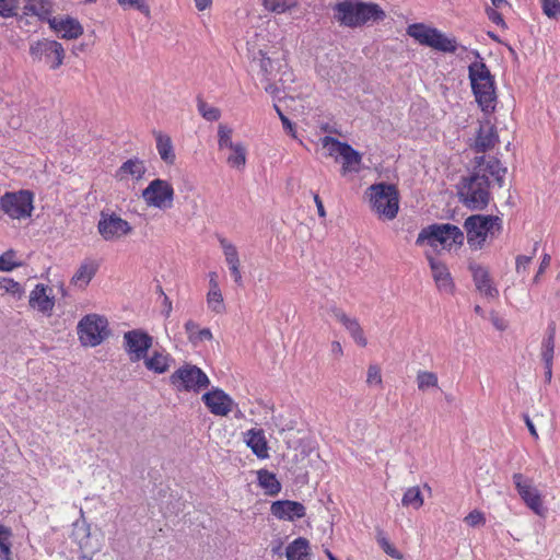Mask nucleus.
<instances>
[{"mask_svg":"<svg viewBox=\"0 0 560 560\" xmlns=\"http://www.w3.org/2000/svg\"><path fill=\"white\" fill-rule=\"evenodd\" d=\"M487 15H488L489 20L492 21L494 24L501 25V26L505 25L503 16L497 10H494L492 8H488Z\"/></svg>","mask_w":560,"mask_h":560,"instance_id":"54","label":"nucleus"},{"mask_svg":"<svg viewBox=\"0 0 560 560\" xmlns=\"http://www.w3.org/2000/svg\"><path fill=\"white\" fill-rule=\"evenodd\" d=\"M212 0H195L196 8L199 11L206 10L208 7H210Z\"/></svg>","mask_w":560,"mask_h":560,"instance_id":"62","label":"nucleus"},{"mask_svg":"<svg viewBox=\"0 0 560 560\" xmlns=\"http://www.w3.org/2000/svg\"><path fill=\"white\" fill-rule=\"evenodd\" d=\"M376 541L384 552L394 559H401V553L389 542L385 532L376 528Z\"/></svg>","mask_w":560,"mask_h":560,"instance_id":"42","label":"nucleus"},{"mask_svg":"<svg viewBox=\"0 0 560 560\" xmlns=\"http://www.w3.org/2000/svg\"><path fill=\"white\" fill-rule=\"evenodd\" d=\"M424 242L432 247L442 245L444 248H451L454 244H463L464 233L458 226L448 223L432 224L418 234L416 244L422 245Z\"/></svg>","mask_w":560,"mask_h":560,"instance_id":"6","label":"nucleus"},{"mask_svg":"<svg viewBox=\"0 0 560 560\" xmlns=\"http://www.w3.org/2000/svg\"><path fill=\"white\" fill-rule=\"evenodd\" d=\"M248 52L250 58V68L253 71H256L260 77L261 82H264V89L267 93L276 96L279 93V88L277 84L272 82L277 72L278 62L273 60L271 57L267 56V52L259 48L255 49L248 43Z\"/></svg>","mask_w":560,"mask_h":560,"instance_id":"8","label":"nucleus"},{"mask_svg":"<svg viewBox=\"0 0 560 560\" xmlns=\"http://www.w3.org/2000/svg\"><path fill=\"white\" fill-rule=\"evenodd\" d=\"M335 19L345 26L359 27L369 22L381 21L385 18L382 8L372 2L360 0H343L335 8Z\"/></svg>","mask_w":560,"mask_h":560,"instance_id":"1","label":"nucleus"},{"mask_svg":"<svg viewBox=\"0 0 560 560\" xmlns=\"http://www.w3.org/2000/svg\"><path fill=\"white\" fill-rule=\"evenodd\" d=\"M171 384L179 392L199 393L207 388L210 380L198 366L185 364L170 376Z\"/></svg>","mask_w":560,"mask_h":560,"instance_id":"9","label":"nucleus"},{"mask_svg":"<svg viewBox=\"0 0 560 560\" xmlns=\"http://www.w3.org/2000/svg\"><path fill=\"white\" fill-rule=\"evenodd\" d=\"M404 506H412L418 510L423 505V498L418 487L408 488L401 499Z\"/></svg>","mask_w":560,"mask_h":560,"instance_id":"37","label":"nucleus"},{"mask_svg":"<svg viewBox=\"0 0 560 560\" xmlns=\"http://www.w3.org/2000/svg\"><path fill=\"white\" fill-rule=\"evenodd\" d=\"M407 34L419 44L439 51L454 54L458 47L454 37H448L438 28L429 27L421 23L409 25Z\"/></svg>","mask_w":560,"mask_h":560,"instance_id":"5","label":"nucleus"},{"mask_svg":"<svg viewBox=\"0 0 560 560\" xmlns=\"http://www.w3.org/2000/svg\"><path fill=\"white\" fill-rule=\"evenodd\" d=\"M438 375L433 372L419 371L417 374V385L419 390H427L429 388L438 387Z\"/></svg>","mask_w":560,"mask_h":560,"instance_id":"40","label":"nucleus"},{"mask_svg":"<svg viewBox=\"0 0 560 560\" xmlns=\"http://www.w3.org/2000/svg\"><path fill=\"white\" fill-rule=\"evenodd\" d=\"M153 135L156 141V150L161 160L166 164H174L176 155L171 137L161 131H153Z\"/></svg>","mask_w":560,"mask_h":560,"instance_id":"27","label":"nucleus"},{"mask_svg":"<svg viewBox=\"0 0 560 560\" xmlns=\"http://www.w3.org/2000/svg\"><path fill=\"white\" fill-rule=\"evenodd\" d=\"M212 339V332L209 328H202L198 329L197 334L195 336H191V342L197 343L205 340H211Z\"/></svg>","mask_w":560,"mask_h":560,"instance_id":"53","label":"nucleus"},{"mask_svg":"<svg viewBox=\"0 0 560 560\" xmlns=\"http://www.w3.org/2000/svg\"><path fill=\"white\" fill-rule=\"evenodd\" d=\"M331 312L334 317L345 326L355 343L361 347L368 345L363 329L357 318L348 316L341 308L335 307Z\"/></svg>","mask_w":560,"mask_h":560,"instance_id":"22","label":"nucleus"},{"mask_svg":"<svg viewBox=\"0 0 560 560\" xmlns=\"http://www.w3.org/2000/svg\"><path fill=\"white\" fill-rule=\"evenodd\" d=\"M370 190L372 209L384 219L393 220L396 218L399 209L396 187L390 184L380 183L372 185Z\"/></svg>","mask_w":560,"mask_h":560,"instance_id":"7","label":"nucleus"},{"mask_svg":"<svg viewBox=\"0 0 560 560\" xmlns=\"http://www.w3.org/2000/svg\"><path fill=\"white\" fill-rule=\"evenodd\" d=\"M525 423L530 432V434L535 438V439H538V433L536 431V428L533 423V421L529 419L528 416H525Z\"/></svg>","mask_w":560,"mask_h":560,"instance_id":"61","label":"nucleus"},{"mask_svg":"<svg viewBox=\"0 0 560 560\" xmlns=\"http://www.w3.org/2000/svg\"><path fill=\"white\" fill-rule=\"evenodd\" d=\"M264 8L272 13L282 14L298 5L296 0H261Z\"/></svg>","mask_w":560,"mask_h":560,"instance_id":"35","label":"nucleus"},{"mask_svg":"<svg viewBox=\"0 0 560 560\" xmlns=\"http://www.w3.org/2000/svg\"><path fill=\"white\" fill-rule=\"evenodd\" d=\"M30 55L34 60H44L50 69L56 70L63 63L66 51L59 42L43 38L31 44Z\"/></svg>","mask_w":560,"mask_h":560,"instance_id":"13","label":"nucleus"},{"mask_svg":"<svg viewBox=\"0 0 560 560\" xmlns=\"http://www.w3.org/2000/svg\"><path fill=\"white\" fill-rule=\"evenodd\" d=\"M464 229L469 246L480 249L488 237H494L502 230V219L498 215L472 214L465 220Z\"/></svg>","mask_w":560,"mask_h":560,"instance_id":"4","label":"nucleus"},{"mask_svg":"<svg viewBox=\"0 0 560 560\" xmlns=\"http://www.w3.org/2000/svg\"><path fill=\"white\" fill-rule=\"evenodd\" d=\"M98 233L105 241H113L131 232L130 224L120 217L102 212L97 224Z\"/></svg>","mask_w":560,"mask_h":560,"instance_id":"17","label":"nucleus"},{"mask_svg":"<svg viewBox=\"0 0 560 560\" xmlns=\"http://www.w3.org/2000/svg\"><path fill=\"white\" fill-rule=\"evenodd\" d=\"M197 109L207 121H217L221 117V110L206 103L200 96L197 97Z\"/></svg>","mask_w":560,"mask_h":560,"instance_id":"38","label":"nucleus"},{"mask_svg":"<svg viewBox=\"0 0 560 560\" xmlns=\"http://www.w3.org/2000/svg\"><path fill=\"white\" fill-rule=\"evenodd\" d=\"M11 547L0 549V559L1 560H12L11 559Z\"/></svg>","mask_w":560,"mask_h":560,"instance_id":"63","label":"nucleus"},{"mask_svg":"<svg viewBox=\"0 0 560 560\" xmlns=\"http://www.w3.org/2000/svg\"><path fill=\"white\" fill-rule=\"evenodd\" d=\"M366 383L369 385H381L382 384L381 369L376 364H371L369 366Z\"/></svg>","mask_w":560,"mask_h":560,"instance_id":"49","label":"nucleus"},{"mask_svg":"<svg viewBox=\"0 0 560 560\" xmlns=\"http://www.w3.org/2000/svg\"><path fill=\"white\" fill-rule=\"evenodd\" d=\"M532 258L528 256H518L516 258V271L520 273L522 271H525L527 266L529 265Z\"/></svg>","mask_w":560,"mask_h":560,"instance_id":"56","label":"nucleus"},{"mask_svg":"<svg viewBox=\"0 0 560 560\" xmlns=\"http://www.w3.org/2000/svg\"><path fill=\"white\" fill-rule=\"evenodd\" d=\"M171 357L167 353L154 351L150 358L144 359V365L149 371L162 374L170 368Z\"/></svg>","mask_w":560,"mask_h":560,"instance_id":"32","label":"nucleus"},{"mask_svg":"<svg viewBox=\"0 0 560 560\" xmlns=\"http://www.w3.org/2000/svg\"><path fill=\"white\" fill-rule=\"evenodd\" d=\"M145 171L147 167L144 162L138 158H133L127 160L120 165V167L115 173V177L120 182L128 178L140 180L145 174Z\"/></svg>","mask_w":560,"mask_h":560,"instance_id":"26","label":"nucleus"},{"mask_svg":"<svg viewBox=\"0 0 560 560\" xmlns=\"http://www.w3.org/2000/svg\"><path fill=\"white\" fill-rule=\"evenodd\" d=\"M11 528L4 525H0V549L11 547Z\"/></svg>","mask_w":560,"mask_h":560,"instance_id":"52","label":"nucleus"},{"mask_svg":"<svg viewBox=\"0 0 560 560\" xmlns=\"http://www.w3.org/2000/svg\"><path fill=\"white\" fill-rule=\"evenodd\" d=\"M322 145L328 151L329 156H334L336 160L338 156L342 160V174L357 173L360 171V164L362 161L361 154L354 150L350 144L341 142L330 136H325L320 139Z\"/></svg>","mask_w":560,"mask_h":560,"instance_id":"10","label":"nucleus"},{"mask_svg":"<svg viewBox=\"0 0 560 560\" xmlns=\"http://www.w3.org/2000/svg\"><path fill=\"white\" fill-rule=\"evenodd\" d=\"M78 335L83 346L96 347L109 335L108 322L96 314L86 315L78 324Z\"/></svg>","mask_w":560,"mask_h":560,"instance_id":"11","label":"nucleus"},{"mask_svg":"<svg viewBox=\"0 0 560 560\" xmlns=\"http://www.w3.org/2000/svg\"><path fill=\"white\" fill-rule=\"evenodd\" d=\"M489 178L480 171L463 177L457 194L460 202L470 210H482L490 201Z\"/></svg>","mask_w":560,"mask_h":560,"instance_id":"2","label":"nucleus"},{"mask_svg":"<svg viewBox=\"0 0 560 560\" xmlns=\"http://www.w3.org/2000/svg\"><path fill=\"white\" fill-rule=\"evenodd\" d=\"M201 399L212 415L220 417L228 416L237 406L230 395L220 388L205 393Z\"/></svg>","mask_w":560,"mask_h":560,"instance_id":"18","label":"nucleus"},{"mask_svg":"<svg viewBox=\"0 0 560 560\" xmlns=\"http://www.w3.org/2000/svg\"><path fill=\"white\" fill-rule=\"evenodd\" d=\"M258 485L265 490L267 495H277L281 491V483L276 475L267 469L257 471Z\"/></svg>","mask_w":560,"mask_h":560,"instance_id":"31","label":"nucleus"},{"mask_svg":"<svg viewBox=\"0 0 560 560\" xmlns=\"http://www.w3.org/2000/svg\"><path fill=\"white\" fill-rule=\"evenodd\" d=\"M550 259H551V258H550V256H549V255H547V254H546V255H544L542 260H541L540 266H539V269H538V271H537V273H536V276H535V278H534V282H537V281H538L539 276H540V275L545 271V269L549 266V264H550Z\"/></svg>","mask_w":560,"mask_h":560,"instance_id":"59","label":"nucleus"},{"mask_svg":"<svg viewBox=\"0 0 560 560\" xmlns=\"http://www.w3.org/2000/svg\"><path fill=\"white\" fill-rule=\"evenodd\" d=\"M541 8L544 14H546L549 19L558 20L560 18L559 0H542Z\"/></svg>","mask_w":560,"mask_h":560,"instance_id":"44","label":"nucleus"},{"mask_svg":"<svg viewBox=\"0 0 560 560\" xmlns=\"http://www.w3.org/2000/svg\"><path fill=\"white\" fill-rule=\"evenodd\" d=\"M483 173L488 172L494 180L497 182L499 187H502L504 184V176L506 174V167H504L499 160L491 159L487 162L486 167L482 170Z\"/></svg>","mask_w":560,"mask_h":560,"instance_id":"36","label":"nucleus"},{"mask_svg":"<svg viewBox=\"0 0 560 560\" xmlns=\"http://www.w3.org/2000/svg\"><path fill=\"white\" fill-rule=\"evenodd\" d=\"M314 201L316 203V208H317V212H318V215L324 218L326 215V211H325V208H324V205H323V201L320 200L319 196L318 195H315L314 196Z\"/></svg>","mask_w":560,"mask_h":560,"instance_id":"60","label":"nucleus"},{"mask_svg":"<svg viewBox=\"0 0 560 560\" xmlns=\"http://www.w3.org/2000/svg\"><path fill=\"white\" fill-rule=\"evenodd\" d=\"M24 13L38 16L40 20L50 19L52 2L50 0H27L24 5Z\"/></svg>","mask_w":560,"mask_h":560,"instance_id":"30","label":"nucleus"},{"mask_svg":"<svg viewBox=\"0 0 560 560\" xmlns=\"http://www.w3.org/2000/svg\"><path fill=\"white\" fill-rule=\"evenodd\" d=\"M240 267H241V262H240V264H234V265H230V266H229L230 271H231V275L233 276L234 281H235L238 285H241V284H242V273H241Z\"/></svg>","mask_w":560,"mask_h":560,"instance_id":"57","label":"nucleus"},{"mask_svg":"<svg viewBox=\"0 0 560 560\" xmlns=\"http://www.w3.org/2000/svg\"><path fill=\"white\" fill-rule=\"evenodd\" d=\"M209 285H210V290H220L219 283L217 281V273L215 272L210 273Z\"/></svg>","mask_w":560,"mask_h":560,"instance_id":"64","label":"nucleus"},{"mask_svg":"<svg viewBox=\"0 0 560 560\" xmlns=\"http://www.w3.org/2000/svg\"><path fill=\"white\" fill-rule=\"evenodd\" d=\"M19 0H0V15L10 18L16 14Z\"/></svg>","mask_w":560,"mask_h":560,"instance_id":"47","label":"nucleus"},{"mask_svg":"<svg viewBox=\"0 0 560 560\" xmlns=\"http://www.w3.org/2000/svg\"><path fill=\"white\" fill-rule=\"evenodd\" d=\"M122 8H136L141 13L149 15L150 9L145 0H117Z\"/></svg>","mask_w":560,"mask_h":560,"instance_id":"48","label":"nucleus"},{"mask_svg":"<svg viewBox=\"0 0 560 560\" xmlns=\"http://www.w3.org/2000/svg\"><path fill=\"white\" fill-rule=\"evenodd\" d=\"M513 482L525 504L536 515L542 516L546 512V509L542 505L541 494L538 489L532 485V481L526 479L522 474L516 472L513 475Z\"/></svg>","mask_w":560,"mask_h":560,"instance_id":"16","label":"nucleus"},{"mask_svg":"<svg viewBox=\"0 0 560 560\" xmlns=\"http://www.w3.org/2000/svg\"><path fill=\"white\" fill-rule=\"evenodd\" d=\"M244 441L252 452L261 459L269 457L268 444L262 429H250L244 433Z\"/></svg>","mask_w":560,"mask_h":560,"instance_id":"25","label":"nucleus"},{"mask_svg":"<svg viewBox=\"0 0 560 560\" xmlns=\"http://www.w3.org/2000/svg\"><path fill=\"white\" fill-rule=\"evenodd\" d=\"M429 264L438 289L445 293H452L454 282L445 264L434 259L433 257H429Z\"/></svg>","mask_w":560,"mask_h":560,"instance_id":"23","label":"nucleus"},{"mask_svg":"<svg viewBox=\"0 0 560 560\" xmlns=\"http://www.w3.org/2000/svg\"><path fill=\"white\" fill-rule=\"evenodd\" d=\"M233 130L226 125L220 124L218 127V145L220 150L233 149L235 142L232 141Z\"/></svg>","mask_w":560,"mask_h":560,"instance_id":"41","label":"nucleus"},{"mask_svg":"<svg viewBox=\"0 0 560 560\" xmlns=\"http://www.w3.org/2000/svg\"><path fill=\"white\" fill-rule=\"evenodd\" d=\"M231 151V154L226 158L228 164L233 168L243 170L246 164V148L243 143L236 142Z\"/></svg>","mask_w":560,"mask_h":560,"instance_id":"34","label":"nucleus"},{"mask_svg":"<svg viewBox=\"0 0 560 560\" xmlns=\"http://www.w3.org/2000/svg\"><path fill=\"white\" fill-rule=\"evenodd\" d=\"M15 253L8 250L0 256V271H11L21 264L15 261Z\"/></svg>","mask_w":560,"mask_h":560,"instance_id":"46","label":"nucleus"},{"mask_svg":"<svg viewBox=\"0 0 560 560\" xmlns=\"http://www.w3.org/2000/svg\"><path fill=\"white\" fill-rule=\"evenodd\" d=\"M555 338L545 336L541 343V359L544 363H550L553 360Z\"/></svg>","mask_w":560,"mask_h":560,"instance_id":"45","label":"nucleus"},{"mask_svg":"<svg viewBox=\"0 0 560 560\" xmlns=\"http://www.w3.org/2000/svg\"><path fill=\"white\" fill-rule=\"evenodd\" d=\"M271 514L283 521H295L305 516V506L296 501L279 500L270 506Z\"/></svg>","mask_w":560,"mask_h":560,"instance_id":"20","label":"nucleus"},{"mask_svg":"<svg viewBox=\"0 0 560 560\" xmlns=\"http://www.w3.org/2000/svg\"><path fill=\"white\" fill-rule=\"evenodd\" d=\"M50 28L63 39H75L83 34V27L77 19L51 18L48 19Z\"/></svg>","mask_w":560,"mask_h":560,"instance_id":"19","label":"nucleus"},{"mask_svg":"<svg viewBox=\"0 0 560 560\" xmlns=\"http://www.w3.org/2000/svg\"><path fill=\"white\" fill-rule=\"evenodd\" d=\"M498 141V136L492 127H480L476 138L475 148L477 152H486Z\"/></svg>","mask_w":560,"mask_h":560,"instance_id":"33","label":"nucleus"},{"mask_svg":"<svg viewBox=\"0 0 560 560\" xmlns=\"http://www.w3.org/2000/svg\"><path fill=\"white\" fill-rule=\"evenodd\" d=\"M207 304L212 312L217 314L223 313L225 306L221 290H209L207 294Z\"/></svg>","mask_w":560,"mask_h":560,"instance_id":"43","label":"nucleus"},{"mask_svg":"<svg viewBox=\"0 0 560 560\" xmlns=\"http://www.w3.org/2000/svg\"><path fill=\"white\" fill-rule=\"evenodd\" d=\"M124 343L130 361L138 362L145 359L152 347V337L140 329H133L125 332Z\"/></svg>","mask_w":560,"mask_h":560,"instance_id":"15","label":"nucleus"},{"mask_svg":"<svg viewBox=\"0 0 560 560\" xmlns=\"http://www.w3.org/2000/svg\"><path fill=\"white\" fill-rule=\"evenodd\" d=\"M275 108H276V110H277V113H278V115L280 117V120H281V122L283 125V128L288 132L293 133V125L290 121V119L285 115H283V113L280 110V108L277 105H275Z\"/></svg>","mask_w":560,"mask_h":560,"instance_id":"55","label":"nucleus"},{"mask_svg":"<svg viewBox=\"0 0 560 560\" xmlns=\"http://www.w3.org/2000/svg\"><path fill=\"white\" fill-rule=\"evenodd\" d=\"M96 271L97 265L92 260H86L82 262L79 269L75 271L71 282L75 287L84 289L90 283Z\"/></svg>","mask_w":560,"mask_h":560,"instance_id":"29","label":"nucleus"},{"mask_svg":"<svg viewBox=\"0 0 560 560\" xmlns=\"http://www.w3.org/2000/svg\"><path fill=\"white\" fill-rule=\"evenodd\" d=\"M199 329V326L194 320H188L185 324V330L188 335V339L191 341V336H195Z\"/></svg>","mask_w":560,"mask_h":560,"instance_id":"58","label":"nucleus"},{"mask_svg":"<svg viewBox=\"0 0 560 560\" xmlns=\"http://www.w3.org/2000/svg\"><path fill=\"white\" fill-rule=\"evenodd\" d=\"M0 288H3L7 292H10L14 295L15 294L21 295V293H22L21 284L19 282H15L12 279H3L0 282Z\"/></svg>","mask_w":560,"mask_h":560,"instance_id":"51","label":"nucleus"},{"mask_svg":"<svg viewBox=\"0 0 560 560\" xmlns=\"http://www.w3.org/2000/svg\"><path fill=\"white\" fill-rule=\"evenodd\" d=\"M310 541L304 537H298L285 548L288 560H311Z\"/></svg>","mask_w":560,"mask_h":560,"instance_id":"28","label":"nucleus"},{"mask_svg":"<svg viewBox=\"0 0 560 560\" xmlns=\"http://www.w3.org/2000/svg\"><path fill=\"white\" fill-rule=\"evenodd\" d=\"M469 79L476 101L481 109L490 113L495 107L494 80L483 62H472L469 68Z\"/></svg>","mask_w":560,"mask_h":560,"instance_id":"3","label":"nucleus"},{"mask_svg":"<svg viewBox=\"0 0 560 560\" xmlns=\"http://www.w3.org/2000/svg\"><path fill=\"white\" fill-rule=\"evenodd\" d=\"M219 243L223 250L226 264H240L238 252L235 245L225 237L219 236Z\"/></svg>","mask_w":560,"mask_h":560,"instance_id":"39","label":"nucleus"},{"mask_svg":"<svg viewBox=\"0 0 560 560\" xmlns=\"http://www.w3.org/2000/svg\"><path fill=\"white\" fill-rule=\"evenodd\" d=\"M34 195L30 190L5 192L0 199L2 211L11 219H26L32 215Z\"/></svg>","mask_w":560,"mask_h":560,"instance_id":"12","label":"nucleus"},{"mask_svg":"<svg viewBox=\"0 0 560 560\" xmlns=\"http://www.w3.org/2000/svg\"><path fill=\"white\" fill-rule=\"evenodd\" d=\"M469 269L478 292L488 299H497L499 290L493 285L488 269L480 265H470Z\"/></svg>","mask_w":560,"mask_h":560,"instance_id":"21","label":"nucleus"},{"mask_svg":"<svg viewBox=\"0 0 560 560\" xmlns=\"http://www.w3.org/2000/svg\"><path fill=\"white\" fill-rule=\"evenodd\" d=\"M48 290L51 291L47 285L39 283L30 294V305L44 314H50L55 306L54 296L47 293Z\"/></svg>","mask_w":560,"mask_h":560,"instance_id":"24","label":"nucleus"},{"mask_svg":"<svg viewBox=\"0 0 560 560\" xmlns=\"http://www.w3.org/2000/svg\"><path fill=\"white\" fill-rule=\"evenodd\" d=\"M174 188L164 179L156 178L142 190L141 197L149 207L170 209L174 202Z\"/></svg>","mask_w":560,"mask_h":560,"instance_id":"14","label":"nucleus"},{"mask_svg":"<svg viewBox=\"0 0 560 560\" xmlns=\"http://www.w3.org/2000/svg\"><path fill=\"white\" fill-rule=\"evenodd\" d=\"M464 522L471 527L485 524V516L481 512L474 510L465 518Z\"/></svg>","mask_w":560,"mask_h":560,"instance_id":"50","label":"nucleus"}]
</instances>
